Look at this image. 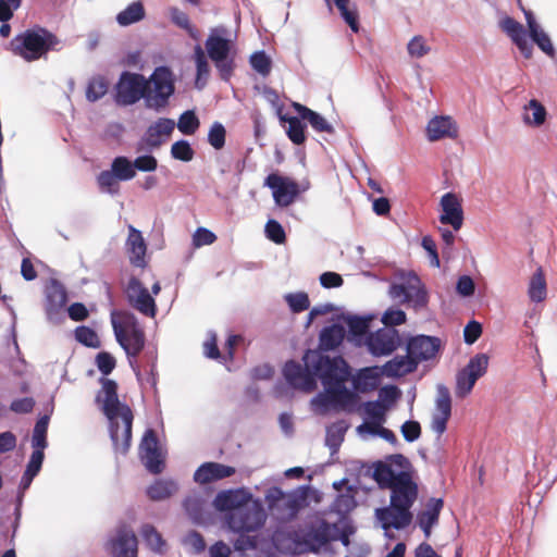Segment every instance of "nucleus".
Segmentation results:
<instances>
[{
  "label": "nucleus",
  "mask_w": 557,
  "mask_h": 557,
  "mask_svg": "<svg viewBox=\"0 0 557 557\" xmlns=\"http://www.w3.org/2000/svg\"><path fill=\"white\" fill-rule=\"evenodd\" d=\"M373 478L383 488L391 490L389 505L376 508L374 516L380 527L388 535V530H404L412 522L411 507L418 497V485L406 471H394L391 466L380 463L374 467Z\"/></svg>",
  "instance_id": "f257e3e1"
},
{
  "label": "nucleus",
  "mask_w": 557,
  "mask_h": 557,
  "mask_svg": "<svg viewBox=\"0 0 557 557\" xmlns=\"http://www.w3.org/2000/svg\"><path fill=\"white\" fill-rule=\"evenodd\" d=\"M304 362L314 372V380H321L325 391L312 399L314 407L325 410L330 406L346 407L356 401V395L345 385L350 371L342 357L330 358L317 350H307Z\"/></svg>",
  "instance_id": "f03ea898"
},
{
  "label": "nucleus",
  "mask_w": 557,
  "mask_h": 557,
  "mask_svg": "<svg viewBox=\"0 0 557 557\" xmlns=\"http://www.w3.org/2000/svg\"><path fill=\"white\" fill-rule=\"evenodd\" d=\"M102 388L97 401L109 421V433L116 454L125 455L132 442L133 412L117 397V384L113 380L101 379Z\"/></svg>",
  "instance_id": "7ed1b4c3"
},
{
  "label": "nucleus",
  "mask_w": 557,
  "mask_h": 557,
  "mask_svg": "<svg viewBox=\"0 0 557 557\" xmlns=\"http://www.w3.org/2000/svg\"><path fill=\"white\" fill-rule=\"evenodd\" d=\"M338 527L323 518H315L289 532L288 540L294 555L320 554L337 539Z\"/></svg>",
  "instance_id": "20e7f679"
},
{
  "label": "nucleus",
  "mask_w": 557,
  "mask_h": 557,
  "mask_svg": "<svg viewBox=\"0 0 557 557\" xmlns=\"http://www.w3.org/2000/svg\"><path fill=\"white\" fill-rule=\"evenodd\" d=\"M111 324L116 342L124 349L131 367L136 371L134 360L145 347L146 341L137 318L127 311L113 310L111 312Z\"/></svg>",
  "instance_id": "39448f33"
},
{
  "label": "nucleus",
  "mask_w": 557,
  "mask_h": 557,
  "mask_svg": "<svg viewBox=\"0 0 557 557\" xmlns=\"http://www.w3.org/2000/svg\"><path fill=\"white\" fill-rule=\"evenodd\" d=\"M228 32L224 26L212 28L205 47L208 57L216 67L221 79L227 82L233 75L235 61L232 54L233 42L226 38Z\"/></svg>",
  "instance_id": "423d86ee"
},
{
  "label": "nucleus",
  "mask_w": 557,
  "mask_h": 557,
  "mask_svg": "<svg viewBox=\"0 0 557 557\" xmlns=\"http://www.w3.org/2000/svg\"><path fill=\"white\" fill-rule=\"evenodd\" d=\"M58 44L54 35L45 28L27 29L16 35L10 42L12 51L26 61L41 58Z\"/></svg>",
  "instance_id": "0eeeda50"
},
{
  "label": "nucleus",
  "mask_w": 557,
  "mask_h": 557,
  "mask_svg": "<svg viewBox=\"0 0 557 557\" xmlns=\"http://www.w3.org/2000/svg\"><path fill=\"white\" fill-rule=\"evenodd\" d=\"M147 81L145 104L148 109L160 112L169 104L175 91L174 74L168 66H158Z\"/></svg>",
  "instance_id": "6e6552de"
},
{
  "label": "nucleus",
  "mask_w": 557,
  "mask_h": 557,
  "mask_svg": "<svg viewBox=\"0 0 557 557\" xmlns=\"http://www.w3.org/2000/svg\"><path fill=\"white\" fill-rule=\"evenodd\" d=\"M267 513L259 500H250L226 515L228 529L234 533H249L261 529L265 522Z\"/></svg>",
  "instance_id": "1a4fd4ad"
},
{
  "label": "nucleus",
  "mask_w": 557,
  "mask_h": 557,
  "mask_svg": "<svg viewBox=\"0 0 557 557\" xmlns=\"http://www.w3.org/2000/svg\"><path fill=\"white\" fill-rule=\"evenodd\" d=\"M388 293L395 301L408 305L416 310L426 307L429 301L425 287L413 273L408 274L404 282L392 284Z\"/></svg>",
  "instance_id": "9d476101"
},
{
  "label": "nucleus",
  "mask_w": 557,
  "mask_h": 557,
  "mask_svg": "<svg viewBox=\"0 0 557 557\" xmlns=\"http://www.w3.org/2000/svg\"><path fill=\"white\" fill-rule=\"evenodd\" d=\"M148 81L144 75L123 72L115 85V102L119 106H131L146 96Z\"/></svg>",
  "instance_id": "9b49d317"
},
{
  "label": "nucleus",
  "mask_w": 557,
  "mask_h": 557,
  "mask_svg": "<svg viewBox=\"0 0 557 557\" xmlns=\"http://www.w3.org/2000/svg\"><path fill=\"white\" fill-rule=\"evenodd\" d=\"M488 357L485 354L473 356L468 364L456 374L455 395L466 398L473 389L475 382L486 373Z\"/></svg>",
  "instance_id": "f8f14e48"
},
{
  "label": "nucleus",
  "mask_w": 557,
  "mask_h": 557,
  "mask_svg": "<svg viewBox=\"0 0 557 557\" xmlns=\"http://www.w3.org/2000/svg\"><path fill=\"white\" fill-rule=\"evenodd\" d=\"M45 313L47 321L52 324H60L65 319V306L67 294L64 286L55 278H51L45 287Z\"/></svg>",
  "instance_id": "ddd939ff"
},
{
  "label": "nucleus",
  "mask_w": 557,
  "mask_h": 557,
  "mask_svg": "<svg viewBox=\"0 0 557 557\" xmlns=\"http://www.w3.org/2000/svg\"><path fill=\"white\" fill-rule=\"evenodd\" d=\"M126 299L132 308L139 313L154 318L157 313V304L149 290L143 285L139 278L132 276L125 288Z\"/></svg>",
  "instance_id": "4468645a"
},
{
  "label": "nucleus",
  "mask_w": 557,
  "mask_h": 557,
  "mask_svg": "<svg viewBox=\"0 0 557 557\" xmlns=\"http://www.w3.org/2000/svg\"><path fill=\"white\" fill-rule=\"evenodd\" d=\"M112 557H137L138 541L134 530L127 524H121L106 544Z\"/></svg>",
  "instance_id": "2eb2a0df"
},
{
  "label": "nucleus",
  "mask_w": 557,
  "mask_h": 557,
  "mask_svg": "<svg viewBox=\"0 0 557 557\" xmlns=\"http://www.w3.org/2000/svg\"><path fill=\"white\" fill-rule=\"evenodd\" d=\"M401 344V338L394 327H382L370 333L366 338L369 352L375 357L393 354Z\"/></svg>",
  "instance_id": "dca6fc26"
},
{
  "label": "nucleus",
  "mask_w": 557,
  "mask_h": 557,
  "mask_svg": "<svg viewBox=\"0 0 557 557\" xmlns=\"http://www.w3.org/2000/svg\"><path fill=\"white\" fill-rule=\"evenodd\" d=\"M139 457L146 469L153 474L163 470L164 458L159 447V442L153 430L148 429L139 445Z\"/></svg>",
  "instance_id": "f3484780"
},
{
  "label": "nucleus",
  "mask_w": 557,
  "mask_h": 557,
  "mask_svg": "<svg viewBox=\"0 0 557 557\" xmlns=\"http://www.w3.org/2000/svg\"><path fill=\"white\" fill-rule=\"evenodd\" d=\"M451 416V397L449 389L444 384L436 386L435 406L432 412L431 430L441 436L447 428Z\"/></svg>",
  "instance_id": "a211bd4d"
},
{
  "label": "nucleus",
  "mask_w": 557,
  "mask_h": 557,
  "mask_svg": "<svg viewBox=\"0 0 557 557\" xmlns=\"http://www.w3.org/2000/svg\"><path fill=\"white\" fill-rule=\"evenodd\" d=\"M283 375L289 386L304 392H312L317 387L314 372L311 368L301 367L300 363L290 360L283 368Z\"/></svg>",
  "instance_id": "6ab92c4d"
},
{
  "label": "nucleus",
  "mask_w": 557,
  "mask_h": 557,
  "mask_svg": "<svg viewBox=\"0 0 557 557\" xmlns=\"http://www.w3.org/2000/svg\"><path fill=\"white\" fill-rule=\"evenodd\" d=\"M175 128V122L169 117H159L151 123L141 137L140 145L152 151L168 141Z\"/></svg>",
  "instance_id": "aec40b11"
},
{
  "label": "nucleus",
  "mask_w": 557,
  "mask_h": 557,
  "mask_svg": "<svg viewBox=\"0 0 557 557\" xmlns=\"http://www.w3.org/2000/svg\"><path fill=\"white\" fill-rule=\"evenodd\" d=\"M264 184L272 189L274 201L280 207H288L299 194L298 184L295 181L277 174L268 175Z\"/></svg>",
  "instance_id": "412c9836"
},
{
  "label": "nucleus",
  "mask_w": 557,
  "mask_h": 557,
  "mask_svg": "<svg viewBox=\"0 0 557 557\" xmlns=\"http://www.w3.org/2000/svg\"><path fill=\"white\" fill-rule=\"evenodd\" d=\"M440 348V339L426 335L411 337L406 346L407 352L417 361L430 360L435 357Z\"/></svg>",
  "instance_id": "4be33fe9"
},
{
  "label": "nucleus",
  "mask_w": 557,
  "mask_h": 557,
  "mask_svg": "<svg viewBox=\"0 0 557 557\" xmlns=\"http://www.w3.org/2000/svg\"><path fill=\"white\" fill-rule=\"evenodd\" d=\"M251 497V494L245 488L224 490L215 495L212 505L218 511H228L230 513L237 510L239 506L250 500Z\"/></svg>",
  "instance_id": "5701e85b"
},
{
  "label": "nucleus",
  "mask_w": 557,
  "mask_h": 557,
  "mask_svg": "<svg viewBox=\"0 0 557 557\" xmlns=\"http://www.w3.org/2000/svg\"><path fill=\"white\" fill-rule=\"evenodd\" d=\"M441 208L443 213L440 215V222L451 225L454 231H459L463 223V212L456 195L453 193L443 195Z\"/></svg>",
  "instance_id": "b1692460"
},
{
  "label": "nucleus",
  "mask_w": 557,
  "mask_h": 557,
  "mask_svg": "<svg viewBox=\"0 0 557 557\" xmlns=\"http://www.w3.org/2000/svg\"><path fill=\"white\" fill-rule=\"evenodd\" d=\"M236 472L234 467L219 462H205L200 465L194 473V481L198 484H208L225 478L232 476Z\"/></svg>",
  "instance_id": "393cba45"
},
{
  "label": "nucleus",
  "mask_w": 557,
  "mask_h": 557,
  "mask_svg": "<svg viewBox=\"0 0 557 557\" xmlns=\"http://www.w3.org/2000/svg\"><path fill=\"white\" fill-rule=\"evenodd\" d=\"M125 246L131 263L135 267L144 268L146 265L147 245L141 232L133 225H128V236Z\"/></svg>",
  "instance_id": "a878e982"
},
{
  "label": "nucleus",
  "mask_w": 557,
  "mask_h": 557,
  "mask_svg": "<svg viewBox=\"0 0 557 557\" xmlns=\"http://www.w3.org/2000/svg\"><path fill=\"white\" fill-rule=\"evenodd\" d=\"M524 16L529 29V35L534 44L548 57L554 58L556 54L555 47L549 36L544 32L541 25L536 22L535 16L531 11L524 10Z\"/></svg>",
  "instance_id": "bb28decb"
},
{
  "label": "nucleus",
  "mask_w": 557,
  "mask_h": 557,
  "mask_svg": "<svg viewBox=\"0 0 557 557\" xmlns=\"http://www.w3.org/2000/svg\"><path fill=\"white\" fill-rule=\"evenodd\" d=\"M426 135L430 141H436L446 137L455 138L457 136V126L449 116H435L428 123Z\"/></svg>",
  "instance_id": "cd10ccee"
},
{
  "label": "nucleus",
  "mask_w": 557,
  "mask_h": 557,
  "mask_svg": "<svg viewBox=\"0 0 557 557\" xmlns=\"http://www.w3.org/2000/svg\"><path fill=\"white\" fill-rule=\"evenodd\" d=\"M417 367V361L407 352L406 356H396L387 361L383 366L382 371L387 377H399L413 372Z\"/></svg>",
  "instance_id": "c85d7f7f"
},
{
  "label": "nucleus",
  "mask_w": 557,
  "mask_h": 557,
  "mask_svg": "<svg viewBox=\"0 0 557 557\" xmlns=\"http://www.w3.org/2000/svg\"><path fill=\"white\" fill-rule=\"evenodd\" d=\"M294 109L299 114V117L308 121L310 126L319 133H329L332 134L334 132V127L331 123L326 121L324 116L320 113L307 108L304 104L298 102L293 103Z\"/></svg>",
  "instance_id": "c756f323"
},
{
  "label": "nucleus",
  "mask_w": 557,
  "mask_h": 557,
  "mask_svg": "<svg viewBox=\"0 0 557 557\" xmlns=\"http://www.w3.org/2000/svg\"><path fill=\"white\" fill-rule=\"evenodd\" d=\"M346 334L344 325L334 323L330 326H325L320 332V348L322 350H333L338 347Z\"/></svg>",
  "instance_id": "7c9ffc66"
},
{
  "label": "nucleus",
  "mask_w": 557,
  "mask_h": 557,
  "mask_svg": "<svg viewBox=\"0 0 557 557\" xmlns=\"http://www.w3.org/2000/svg\"><path fill=\"white\" fill-rule=\"evenodd\" d=\"M178 483L172 479H159L147 488V495L151 500L160 502L170 498L177 493Z\"/></svg>",
  "instance_id": "2f4dec72"
},
{
  "label": "nucleus",
  "mask_w": 557,
  "mask_h": 557,
  "mask_svg": "<svg viewBox=\"0 0 557 557\" xmlns=\"http://www.w3.org/2000/svg\"><path fill=\"white\" fill-rule=\"evenodd\" d=\"M327 7L331 9V5L334 4L342 18L346 22V24L350 27L354 33L359 32V23H358V13L355 4L350 3V0H324Z\"/></svg>",
  "instance_id": "473e14b6"
},
{
  "label": "nucleus",
  "mask_w": 557,
  "mask_h": 557,
  "mask_svg": "<svg viewBox=\"0 0 557 557\" xmlns=\"http://www.w3.org/2000/svg\"><path fill=\"white\" fill-rule=\"evenodd\" d=\"M379 374L375 368H363L352 377V385L357 392L367 393L376 388Z\"/></svg>",
  "instance_id": "72a5a7b5"
},
{
  "label": "nucleus",
  "mask_w": 557,
  "mask_h": 557,
  "mask_svg": "<svg viewBox=\"0 0 557 557\" xmlns=\"http://www.w3.org/2000/svg\"><path fill=\"white\" fill-rule=\"evenodd\" d=\"M194 59L196 63L195 87L198 90H201L208 83V78L210 75V66L205 54V51L199 45H197L194 49Z\"/></svg>",
  "instance_id": "f704fd0d"
},
{
  "label": "nucleus",
  "mask_w": 557,
  "mask_h": 557,
  "mask_svg": "<svg viewBox=\"0 0 557 557\" xmlns=\"http://www.w3.org/2000/svg\"><path fill=\"white\" fill-rule=\"evenodd\" d=\"M546 114L545 107L536 99H531L523 107L522 120L527 125L541 126L546 120Z\"/></svg>",
  "instance_id": "c9c22d12"
},
{
  "label": "nucleus",
  "mask_w": 557,
  "mask_h": 557,
  "mask_svg": "<svg viewBox=\"0 0 557 557\" xmlns=\"http://www.w3.org/2000/svg\"><path fill=\"white\" fill-rule=\"evenodd\" d=\"M443 508L442 498H431L425 509L418 515L417 521L419 527H434L438 522V517Z\"/></svg>",
  "instance_id": "e433bc0d"
},
{
  "label": "nucleus",
  "mask_w": 557,
  "mask_h": 557,
  "mask_svg": "<svg viewBox=\"0 0 557 557\" xmlns=\"http://www.w3.org/2000/svg\"><path fill=\"white\" fill-rule=\"evenodd\" d=\"M145 8L140 1H134L121 11L115 20L120 26H129L145 18Z\"/></svg>",
  "instance_id": "4c0bfd02"
},
{
  "label": "nucleus",
  "mask_w": 557,
  "mask_h": 557,
  "mask_svg": "<svg viewBox=\"0 0 557 557\" xmlns=\"http://www.w3.org/2000/svg\"><path fill=\"white\" fill-rule=\"evenodd\" d=\"M528 295L533 302H541L546 298V281L542 269H537L531 276Z\"/></svg>",
  "instance_id": "58836bf2"
},
{
  "label": "nucleus",
  "mask_w": 557,
  "mask_h": 557,
  "mask_svg": "<svg viewBox=\"0 0 557 557\" xmlns=\"http://www.w3.org/2000/svg\"><path fill=\"white\" fill-rule=\"evenodd\" d=\"M140 534L146 545L154 553L162 554L164 552L165 542L157 529L149 523L141 527Z\"/></svg>",
  "instance_id": "ea45409f"
},
{
  "label": "nucleus",
  "mask_w": 557,
  "mask_h": 557,
  "mask_svg": "<svg viewBox=\"0 0 557 557\" xmlns=\"http://www.w3.org/2000/svg\"><path fill=\"white\" fill-rule=\"evenodd\" d=\"M183 507L193 522L202 523L205 521L203 499L200 495L187 496L183 502Z\"/></svg>",
  "instance_id": "a19ab883"
},
{
  "label": "nucleus",
  "mask_w": 557,
  "mask_h": 557,
  "mask_svg": "<svg viewBox=\"0 0 557 557\" xmlns=\"http://www.w3.org/2000/svg\"><path fill=\"white\" fill-rule=\"evenodd\" d=\"M115 176L121 182H127L133 180L136 176V172L134 171L133 161H131L127 157H115L112 160L111 169Z\"/></svg>",
  "instance_id": "79ce46f5"
},
{
  "label": "nucleus",
  "mask_w": 557,
  "mask_h": 557,
  "mask_svg": "<svg viewBox=\"0 0 557 557\" xmlns=\"http://www.w3.org/2000/svg\"><path fill=\"white\" fill-rule=\"evenodd\" d=\"M49 424V417H41L35 424L32 435V447L34 450L44 451L47 447V431Z\"/></svg>",
  "instance_id": "37998d69"
},
{
  "label": "nucleus",
  "mask_w": 557,
  "mask_h": 557,
  "mask_svg": "<svg viewBox=\"0 0 557 557\" xmlns=\"http://www.w3.org/2000/svg\"><path fill=\"white\" fill-rule=\"evenodd\" d=\"M281 121L287 122L288 127L286 134L290 141L295 145H302L306 140L305 124L297 116H281Z\"/></svg>",
  "instance_id": "c03bdc74"
},
{
  "label": "nucleus",
  "mask_w": 557,
  "mask_h": 557,
  "mask_svg": "<svg viewBox=\"0 0 557 557\" xmlns=\"http://www.w3.org/2000/svg\"><path fill=\"white\" fill-rule=\"evenodd\" d=\"M346 430L347 426H345L343 423H335L327 428L325 445L330 448L332 455L338 451L344 441Z\"/></svg>",
  "instance_id": "a18cd8bd"
},
{
  "label": "nucleus",
  "mask_w": 557,
  "mask_h": 557,
  "mask_svg": "<svg viewBox=\"0 0 557 557\" xmlns=\"http://www.w3.org/2000/svg\"><path fill=\"white\" fill-rule=\"evenodd\" d=\"M500 28L510 37L515 45L527 39L524 27L512 17L507 16L503 18L500 21Z\"/></svg>",
  "instance_id": "49530a36"
},
{
  "label": "nucleus",
  "mask_w": 557,
  "mask_h": 557,
  "mask_svg": "<svg viewBox=\"0 0 557 557\" xmlns=\"http://www.w3.org/2000/svg\"><path fill=\"white\" fill-rule=\"evenodd\" d=\"M343 322L347 325L348 331L354 336H361L364 335L370 325V318L369 317H358V315H343L342 317Z\"/></svg>",
  "instance_id": "de8ad7c7"
},
{
  "label": "nucleus",
  "mask_w": 557,
  "mask_h": 557,
  "mask_svg": "<svg viewBox=\"0 0 557 557\" xmlns=\"http://www.w3.org/2000/svg\"><path fill=\"white\" fill-rule=\"evenodd\" d=\"M119 182L120 180L111 170H104L97 176V183L101 193H106L111 196H114L119 193Z\"/></svg>",
  "instance_id": "09e8293b"
},
{
  "label": "nucleus",
  "mask_w": 557,
  "mask_h": 557,
  "mask_svg": "<svg viewBox=\"0 0 557 557\" xmlns=\"http://www.w3.org/2000/svg\"><path fill=\"white\" fill-rule=\"evenodd\" d=\"M199 119L193 110L183 112L177 122L178 131L184 135H194L199 127Z\"/></svg>",
  "instance_id": "8fccbe9b"
},
{
  "label": "nucleus",
  "mask_w": 557,
  "mask_h": 557,
  "mask_svg": "<svg viewBox=\"0 0 557 557\" xmlns=\"http://www.w3.org/2000/svg\"><path fill=\"white\" fill-rule=\"evenodd\" d=\"M108 91V82L101 77H92L86 89V98L90 102L101 99Z\"/></svg>",
  "instance_id": "3c124183"
},
{
  "label": "nucleus",
  "mask_w": 557,
  "mask_h": 557,
  "mask_svg": "<svg viewBox=\"0 0 557 557\" xmlns=\"http://www.w3.org/2000/svg\"><path fill=\"white\" fill-rule=\"evenodd\" d=\"M249 63L263 77L268 76L271 72L272 61L263 50L253 52L250 55Z\"/></svg>",
  "instance_id": "603ef678"
},
{
  "label": "nucleus",
  "mask_w": 557,
  "mask_h": 557,
  "mask_svg": "<svg viewBox=\"0 0 557 557\" xmlns=\"http://www.w3.org/2000/svg\"><path fill=\"white\" fill-rule=\"evenodd\" d=\"M289 309L294 313H299L307 310L310 306L309 297L304 292L289 293L284 296Z\"/></svg>",
  "instance_id": "864d4df0"
},
{
  "label": "nucleus",
  "mask_w": 557,
  "mask_h": 557,
  "mask_svg": "<svg viewBox=\"0 0 557 557\" xmlns=\"http://www.w3.org/2000/svg\"><path fill=\"white\" fill-rule=\"evenodd\" d=\"M74 335L78 343L87 347L98 348L100 346V341L97 333L88 326H77L75 329Z\"/></svg>",
  "instance_id": "5fc2aeb1"
},
{
  "label": "nucleus",
  "mask_w": 557,
  "mask_h": 557,
  "mask_svg": "<svg viewBox=\"0 0 557 557\" xmlns=\"http://www.w3.org/2000/svg\"><path fill=\"white\" fill-rule=\"evenodd\" d=\"M304 503L305 496L302 494H299L297 492L285 493L281 502V507H284L286 509L287 515L289 517H294L302 507Z\"/></svg>",
  "instance_id": "6e6d98bb"
},
{
  "label": "nucleus",
  "mask_w": 557,
  "mask_h": 557,
  "mask_svg": "<svg viewBox=\"0 0 557 557\" xmlns=\"http://www.w3.org/2000/svg\"><path fill=\"white\" fill-rule=\"evenodd\" d=\"M430 50L431 48L428 46L424 37L420 35L413 36L407 45L408 54L416 59L423 58Z\"/></svg>",
  "instance_id": "4d7b16f0"
},
{
  "label": "nucleus",
  "mask_w": 557,
  "mask_h": 557,
  "mask_svg": "<svg viewBox=\"0 0 557 557\" xmlns=\"http://www.w3.org/2000/svg\"><path fill=\"white\" fill-rule=\"evenodd\" d=\"M171 156L176 160L189 162L194 158V150L187 140L181 139L172 145Z\"/></svg>",
  "instance_id": "13d9d810"
},
{
  "label": "nucleus",
  "mask_w": 557,
  "mask_h": 557,
  "mask_svg": "<svg viewBox=\"0 0 557 557\" xmlns=\"http://www.w3.org/2000/svg\"><path fill=\"white\" fill-rule=\"evenodd\" d=\"M356 507L355 497L349 493L339 494L333 502L331 508L338 515H345Z\"/></svg>",
  "instance_id": "bf43d9fd"
},
{
  "label": "nucleus",
  "mask_w": 557,
  "mask_h": 557,
  "mask_svg": "<svg viewBox=\"0 0 557 557\" xmlns=\"http://www.w3.org/2000/svg\"><path fill=\"white\" fill-rule=\"evenodd\" d=\"M226 131L222 123L214 122L208 133V143L216 150L225 145Z\"/></svg>",
  "instance_id": "052dcab7"
},
{
  "label": "nucleus",
  "mask_w": 557,
  "mask_h": 557,
  "mask_svg": "<svg viewBox=\"0 0 557 557\" xmlns=\"http://www.w3.org/2000/svg\"><path fill=\"white\" fill-rule=\"evenodd\" d=\"M264 233L267 238L278 245L283 244L286 239L283 226L272 219L265 223Z\"/></svg>",
  "instance_id": "680f3d73"
},
{
  "label": "nucleus",
  "mask_w": 557,
  "mask_h": 557,
  "mask_svg": "<svg viewBox=\"0 0 557 557\" xmlns=\"http://www.w3.org/2000/svg\"><path fill=\"white\" fill-rule=\"evenodd\" d=\"M381 321L385 327H394L406 322V313L401 309L389 308L383 313Z\"/></svg>",
  "instance_id": "e2e57ef3"
},
{
  "label": "nucleus",
  "mask_w": 557,
  "mask_h": 557,
  "mask_svg": "<svg viewBox=\"0 0 557 557\" xmlns=\"http://www.w3.org/2000/svg\"><path fill=\"white\" fill-rule=\"evenodd\" d=\"M134 171L153 172L158 168V160L152 154H141L133 161Z\"/></svg>",
  "instance_id": "0e129e2a"
},
{
  "label": "nucleus",
  "mask_w": 557,
  "mask_h": 557,
  "mask_svg": "<svg viewBox=\"0 0 557 557\" xmlns=\"http://www.w3.org/2000/svg\"><path fill=\"white\" fill-rule=\"evenodd\" d=\"M183 544L190 547L196 554L203 552L206 548L205 540L197 531H190L187 533L183 539Z\"/></svg>",
  "instance_id": "69168bd1"
},
{
  "label": "nucleus",
  "mask_w": 557,
  "mask_h": 557,
  "mask_svg": "<svg viewBox=\"0 0 557 557\" xmlns=\"http://www.w3.org/2000/svg\"><path fill=\"white\" fill-rule=\"evenodd\" d=\"M404 438L409 442H416L421 435V426L418 421L408 420L400 428Z\"/></svg>",
  "instance_id": "338daca9"
},
{
  "label": "nucleus",
  "mask_w": 557,
  "mask_h": 557,
  "mask_svg": "<svg viewBox=\"0 0 557 557\" xmlns=\"http://www.w3.org/2000/svg\"><path fill=\"white\" fill-rule=\"evenodd\" d=\"M96 364L103 375H108L115 368V359L109 352L101 351L96 357Z\"/></svg>",
  "instance_id": "774afa93"
}]
</instances>
